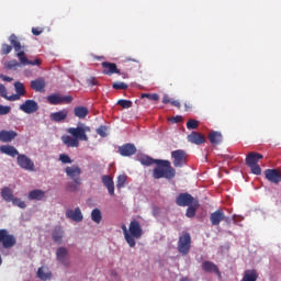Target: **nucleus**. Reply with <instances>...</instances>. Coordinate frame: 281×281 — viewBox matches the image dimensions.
Listing matches in <instances>:
<instances>
[{
    "label": "nucleus",
    "mask_w": 281,
    "mask_h": 281,
    "mask_svg": "<svg viewBox=\"0 0 281 281\" xmlns=\"http://www.w3.org/2000/svg\"><path fill=\"white\" fill-rule=\"evenodd\" d=\"M170 102H172V100H170V97L165 95V97L162 98V104H170Z\"/></svg>",
    "instance_id": "57"
},
{
    "label": "nucleus",
    "mask_w": 281,
    "mask_h": 281,
    "mask_svg": "<svg viewBox=\"0 0 281 281\" xmlns=\"http://www.w3.org/2000/svg\"><path fill=\"white\" fill-rule=\"evenodd\" d=\"M14 89H15V93H18V95H20V97L25 95V93H26L25 86L21 81H16L14 83Z\"/></svg>",
    "instance_id": "37"
},
{
    "label": "nucleus",
    "mask_w": 281,
    "mask_h": 281,
    "mask_svg": "<svg viewBox=\"0 0 281 281\" xmlns=\"http://www.w3.org/2000/svg\"><path fill=\"white\" fill-rule=\"evenodd\" d=\"M48 104L58 105V104H71L74 102V97L71 95H60L58 93H53L47 97Z\"/></svg>",
    "instance_id": "9"
},
{
    "label": "nucleus",
    "mask_w": 281,
    "mask_h": 281,
    "mask_svg": "<svg viewBox=\"0 0 281 281\" xmlns=\"http://www.w3.org/2000/svg\"><path fill=\"white\" fill-rule=\"evenodd\" d=\"M187 128L189 131H194V130L199 128V121L193 120V119L189 120L187 122Z\"/></svg>",
    "instance_id": "45"
},
{
    "label": "nucleus",
    "mask_w": 281,
    "mask_h": 281,
    "mask_svg": "<svg viewBox=\"0 0 281 281\" xmlns=\"http://www.w3.org/2000/svg\"><path fill=\"white\" fill-rule=\"evenodd\" d=\"M1 198L7 203H11V201L14 199V194L12 193V189L10 187H3L1 190Z\"/></svg>",
    "instance_id": "33"
},
{
    "label": "nucleus",
    "mask_w": 281,
    "mask_h": 281,
    "mask_svg": "<svg viewBox=\"0 0 281 281\" xmlns=\"http://www.w3.org/2000/svg\"><path fill=\"white\" fill-rule=\"evenodd\" d=\"M11 203H12V205L20 207V210H25V207H27V204H25L21 199L16 198V196H13Z\"/></svg>",
    "instance_id": "40"
},
{
    "label": "nucleus",
    "mask_w": 281,
    "mask_h": 281,
    "mask_svg": "<svg viewBox=\"0 0 281 281\" xmlns=\"http://www.w3.org/2000/svg\"><path fill=\"white\" fill-rule=\"evenodd\" d=\"M142 166H153L156 164V167L153 171L154 179H175L177 170L172 168L170 160L155 159L150 156H142L139 158Z\"/></svg>",
    "instance_id": "1"
},
{
    "label": "nucleus",
    "mask_w": 281,
    "mask_h": 281,
    "mask_svg": "<svg viewBox=\"0 0 281 281\" xmlns=\"http://www.w3.org/2000/svg\"><path fill=\"white\" fill-rule=\"evenodd\" d=\"M66 218H70L71 221H75V223H82V221H85L80 207H76L75 210L68 209L66 211Z\"/></svg>",
    "instance_id": "17"
},
{
    "label": "nucleus",
    "mask_w": 281,
    "mask_h": 281,
    "mask_svg": "<svg viewBox=\"0 0 281 281\" xmlns=\"http://www.w3.org/2000/svg\"><path fill=\"white\" fill-rule=\"evenodd\" d=\"M30 201H43L45 199V191L41 189H35L29 193Z\"/></svg>",
    "instance_id": "30"
},
{
    "label": "nucleus",
    "mask_w": 281,
    "mask_h": 281,
    "mask_svg": "<svg viewBox=\"0 0 281 281\" xmlns=\"http://www.w3.org/2000/svg\"><path fill=\"white\" fill-rule=\"evenodd\" d=\"M11 111H12V106L0 104V115H9V113H11Z\"/></svg>",
    "instance_id": "47"
},
{
    "label": "nucleus",
    "mask_w": 281,
    "mask_h": 281,
    "mask_svg": "<svg viewBox=\"0 0 281 281\" xmlns=\"http://www.w3.org/2000/svg\"><path fill=\"white\" fill-rule=\"evenodd\" d=\"M0 78H1L2 80H4V82H12V78H11V77L1 75Z\"/></svg>",
    "instance_id": "58"
},
{
    "label": "nucleus",
    "mask_w": 281,
    "mask_h": 281,
    "mask_svg": "<svg viewBox=\"0 0 281 281\" xmlns=\"http://www.w3.org/2000/svg\"><path fill=\"white\" fill-rule=\"evenodd\" d=\"M42 32H43V29H40V27H33L32 29V34L34 36H41Z\"/></svg>",
    "instance_id": "55"
},
{
    "label": "nucleus",
    "mask_w": 281,
    "mask_h": 281,
    "mask_svg": "<svg viewBox=\"0 0 281 281\" xmlns=\"http://www.w3.org/2000/svg\"><path fill=\"white\" fill-rule=\"evenodd\" d=\"M18 136H19V133L14 131H7V130L0 131V142H2V144H8L12 142V139L16 138Z\"/></svg>",
    "instance_id": "23"
},
{
    "label": "nucleus",
    "mask_w": 281,
    "mask_h": 281,
    "mask_svg": "<svg viewBox=\"0 0 281 281\" xmlns=\"http://www.w3.org/2000/svg\"><path fill=\"white\" fill-rule=\"evenodd\" d=\"M61 140L66 146H68V148H78L80 146V142H78V139L74 136L71 137L69 135H64Z\"/></svg>",
    "instance_id": "28"
},
{
    "label": "nucleus",
    "mask_w": 281,
    "mask_h": 281,
    "mask_svg": "<svg viewBox=\"0 0 281 281\" xmlns=\"http://www.w3.org/2000/svg\"><path fill=\"white\" fill-rule=\"evenodd\" d=\"M10 52H12V46L10 44H2L1 54H3V56H8Z\"/></svg>",
    "instance_id": "48"
},
{
    "label": "nucleus",
    "mask_w": 281,
    "mask_h": 281,
    "mask_svg": "<svg viewBox=\"0 0 281 281\" xmlns=\"http://www.w3.org/2000/svg\"><path fill=\"white\" fill-rule=\"evenodd\" d=\"M128 232L132 240H139V238H142V236L144 235L142 225L136 220L130 223Z\"/></svg>",
    "instance_id": "11"
},
{
    "label": "nucleus",
    "mask_w": 281,
    "mask_h": 281,
    "mask_svg": "<svg viewBox=\"0 0 281 281\" xmlns=\"http://www.w3.org/2000/svg\"><path fill=\"white\" fill-rule=\"evenodd\" d=\"M82 183H77V182H68L66 184V190L67 192H78L80 190V186Z\"/></svg>",
    "instance_id": "39"
},
{
    "label": "nucleus",
    "mask_w": 281,
    "mask_h": 281,
    "mask_svg": "<svg viewBox=\"0 0 281 281\" xmlns=\"http://www.w3.org/2000/svg\"><path fill=\"white\" fill-rule=\"evenodd\" d=\"M140 98L144 100V98H147V100H151L153 102H157L159 100V94L157 93H142Z\"/></svg>",
    "instance_id": "43"
},
{
    "label": "nucleus",
    "mask_w": 281,
    "mask_h": 281,
    "mask_svg": "<svg viewBox=\"0 0 281 281\" xmlns=\"http://www.w3.org/2000/svg\"><path fill=\"white\" fill-rule=\"evenodd\" d=\"M101 181L103 186L106 188L110 196H115V183L113 182V177L102 176Z\"/></svg>",
    "instance_id": "21"
},
{
    "label": "nucleus",
    "mask_w": 281,
    "mask_h": 281,
    "mask_svg": "<svg viewBox=\"0 0 281 281\" xmlns=\"http://www.w3.org/2000/svg\"><path fill=\"white\" fill-rule=\"evenodd\" d=\"M127 60H132L133 63H139L138 60L132 58H127Z\"/></svg>",
    "instance_id": "60"
},
{
    "label": "nucleus",
    "mask_w": 281,
    "mask_h": 281,
    "mask_svg": "<svg viewBox=\"0 0 281 281\" xmlns=\"http://www.w3.org/2000/svg\"><path fill=\"white\" fill-rule=\"evenodd\" d=\"M263 175L267 181L274 183V186H278V183L281 182V170L279 169H266Z\"/></svg>",
    "instance_id": "13"
},
{
    "label": "nucleus",
    "mask_w": 281,
    "mask_h": 281,
    "mask_svg": "<svg viewBox=\"0 0 281 281\" xmlns=\"http://www.w3.org/2000/svg\"><path fill=\"white\" fill-rule=\"evenodd\" d=\"M183 117L182 116H172L171 119H169V122H171L172 124H179V122H182Z\"/></svg>",
    "instance_id": "54"
},
{
    "label": "nucleus",
    "mask_w": 281,
    "mask_h": 281,
    "mask_svg": "<svg viewBox=\"0 0 281 281\" xmlns=\"http://www.w3.org/2000/svg\"><path fill=\"white\" fill-rule=\"evenodd\" d=\"M260 159H265V156L262 154H258L256 151H250L246 156V166H248V168H250L252 175H257V176L262 175V168H260V165H258Z\"/></svg>",
    "instance_id": "4"
},
{
    "label": "nucleus",
    "mask_w": 281,
    "mask_h": 281,
    "mask_svg": "<svg viewBox=\"0 0 281 281\" xmlns=\"http://www.w3.org/2000/svg\"><path fill=\"white\" fill-rule=\"evenodd\" d=\"M59 161H61V164H74V160H71V158L67 154H61L59 156Z\"/></svg>",
    "instance_id": "49"
},
{
    "label": "nucleus",
    "mask_w": 281,
    "mask_h": 281,
    "mask_svg": "<svg viewBox=\"0 0 281 281\" xmlns=\"http://www.w3.org/2000/svg\"><path fill=\"white\" fill-rule=\"evenodd\" d=\"M171 106H176L177 109H181V103L177 100H172L170 102Z\"/></svg>",
    "instance_id": "56"
},
{
    "label": "nucleus",
    "mask_w": 281,
    "mask_h": 281,
    "mask_svg": "<svg viewBox=\"0 0 281 281\" xmlns=\"http://www.w3.org/2000/svg\"><path fill=\"white\" fill-rule=\"evenodd\" d=\"M20 111H23V113H26L27 115H32V113L38 111V103L34 100H26L20 105Z\"/></svg>",
    "instance_id": "16"
},
{
    "label": "nucleus",
    "mask_w": 281,
    "mask_h": 281,
    "mask_svg": "<svg viewBox=\"0 0 281 281\" xmlns=\"http://www.w3.org/2000/svg\"><path fill=\"white\" fill-rule=\"evenodd\" d=\"M18 166L22 170H29V172H34V161L30 159L25 154H19L18 156Z\"/></svg>",
    "instance_id": "12"
},
{
    "label": "nucleus",
    "mask_w": 281,
    "mask_h": 281,
    "mask_svg": "<svg viewBox=\"0 0 281 281\" xmlns=\"http://www.w3.org/2000/svg\"><path fill=\"white\" fill-rule=\"evenodd\" d=\"M257 280H258V271H256L255 269L246 270L241 279V281H257Z\"/></svg>",
    "instance_id": "34"
},
{
    "label": "nucleus",
    "mask_w": 281,
    "mask_h": 281,
    "mask_svg": "<svg viewBox=\"0 0 281 281\" xmlns=\"http://www.w3.org/2000/svg\"><path fill=\"white\" fill-rule=\"evenodd\" d=\"M45 79L43 78H37L35 80L31 81V89H33V91H36L37 93H43L45 91Z\"/></svg>",
    "instance_id": "26"
},
{
    "label": "nucleus",
    "mask_w": 281,
    "mask_h": 281,
    "mask_svg": "<svg viewBox=\"0 0 281 281\" xmlns=\"http://www.w3.org/2000/svg\"><path fill=\"white\" fill-rule=\"evenodd\" d=\"M179 281H192V279H190L188 277H182Z\"/></svg>",
    "instance_id": "59"
},
{
    "label": "nucleus",
    "mask_w": 281,
    "mask_h": 281,
    "mask_svg": "<svg viewBox=\"0 0 281 281\" xmlns=\"http://www.w3.org/2000/svg\"><path fill=\"white\" fill-rule=\"evenodd\" d=\"M75 117H78L79 120H85L89 115V109L86 106H76L74 109Z\"/></svg>",
    "instance_id": "32"
},
{
    "label": "nucleus",
    "mask_w": 281,
    "mask_h": 281,
    "mask_svg": "<svg viewBox=\"0 0 281 281\" xmlns=\"http://www.w3.org/2000/svg\"><path fill=\"white\" fill-rule=\"evenodd\" d=\"M121 157H133L137 153V147L133 143H126L119 147Z\"/></svg>",
    "instance_id": "14"
},
{
    "label": "nucleus",
    "mask_w": 281,
    "mask_h": 281,
    "mask_svg": "<svg viewBox=\"0 0 281 281\" xmlns=\"http://www.w3.org/2000/svg\"><path fill=\"white\" fill-rule=\"evenodd\" d=\"M117 104L119 106H122V109H131V106H133V101L121 99L117 101Z\"/></svg>",
    "instance_id": "44"
},
{
    "label": "nucleus",
    "mask_w": 281,
    "mask_h": 281,
    "mask_svg": "<svg viewBox=\"0 0 281 281\" xmlns=\"http://www.w3.org/2000/svg\"><path fill=\"white\" fill-rule=\"evenodd\" d=\"M5 100H9V102H16V100H21V97H20L19 93H15V94H12V95L7 94Z\"/></svg>",
    "instance_id": "51"
},
{
    "label": "nucleus",
    "mask_w": 281,
    "mask_h": 281,
    "mask_svg": "<svg viewBox=\"0 0 281 281\" xmlns=\"http://www.w3.org/2000/svg\"><path fill=\"white\" fill-rule=\"evenodd\" d=\"M175 168H183L188 164V153L183 149L171 151Z\"/></svg>",
    "instance_id": "8"
},
{
    "label": "nucleus",
    "mask_w": 281,
    "mask_h": 281,
    "mask_svg": "<svg viewBox=\"0 0 281 281\" xmlns=\"http://www.w3.org/2000/svg\"><path fill=\"white\" fill-rule=\"evenodd\" d=\"M91 221L100 225L102 223V211L100 209H93L91 212Z\"/></svg>",
    "instance_id": "35"
},
{
    "label": "nucleus",
    "mask_w": 281,
    "mask_h": 281,
    "mask_svg": "<svg viewBox=\"0 0 281 281\" xmlns=\"http://www.w3.org/2000/svg\"><path fill=\"white\" fill-rule=\"evenodd\" d=\"M121 229L124 234V238H125V241L127 243V245L130 247H135V245H137V243L131 237V234H130L128 228L126 227V224H123L121 226Z\"/></svg>",
    "instance_id": "31"
},
{
    "label": "nucleus",
    "mask_w": 281,
    "mask_h": 281,
    "mask_svg": "<svg viewBox=\"0 0 281 281\" xmlns=\"http://www.w3.org/2000/svg\"><path fill=\"white\" fill-rule=\"evenodd\" d=\"M57 261L64 267H69V250L66 247H59L56 250Z\"/></svg>",
    "instance_id": "15"
},
{
    "label": "nucleus",
    "mask_w": 281,
    "mask_h": 281,
    "mask_svg": "<svg viewBox=\"0 0 281 281\" xmlns=\"http://www.w3.org/2000/svg\"><path fill=\"white\" fill-rule=\"evenodd\" d=\"M176 204L179 207H190V205H199V201H196L190 193H180L176 198Z\"/></svg>",
    "instance_id": "7"
},
{
    "label": "nucleus",
    "mask_w": 281,
    "mask_h": 281,
    "mask_svg": "<svg viewBox=\"0 0 281 281\" xmlns=\"http://www.w3.org/2000/svg\"><path fill=\"white\" fill-rule=\"evenodd\" d=\"M19 67H23V64L21 61H16V59H12L9 63H7V69H19Z\"/></svg>",
    "instance_id": "42"
},
{
    "label": "nucleus",
    "mask_w": 281,
    "mask_h": 281,
    "mask_svg": "<svg viewBox=\"0 0 281 281\" xmlns=\"http://www.w3.org/2000/svg\"><path fill=\"white\" fill-rule=\"evenodd\" d=\"M65 172L67 177H69V179H71L75 183H82V179L80 178V175H82V169H80L78 165L66 167Z\"/></svg>",
    "instance_id": "10"
},
{
    "label": "nucleus",
    "mask_w": 281,
    "mask_h": 281,
    "mask_svg": "<svg viewBox=\"0 0 281 281\" xmlns=\"http://www.w3.org/2000/svg\"><path fill=\"white\" fill-rule=\"evenodd\" d=\"M0 153H2V155H8L9 157H19V150L16 149V147L11 146V145H2L0 146Z\"/></svg>",
    "instance_id": "27"
},
{
    "label": "nucleus",
    "mask_w": 281,
    "mask_h": 281,
    "mask_svg": "<svg viewBox=\"0 0 281 281\" xmlns=\"http://www.w3.org/2000/svg\"><path fill=\"white\" fill-rule=\"evenodd\" d=\"M101 67H103L102 74H104V76H113V74H121L120 69H117V64L115 63L103 61L101 63Z\"/></svg>",
    "instance_id": "19"
},
{
    "label": "nucleus",
    "mask_w": 281,
    "mask_h": 281,
    "mask_svg": "<svg viewBox=\"0 0 281 281\" xmlns=\"http://www.w3.org/2000/svg\"><path fill=\"white\" fill-rule=\"evenodd\" d=\"M198 206L199 205H194V206L190 205V206H188L187 212H186V217L187 218H194V216H196V207Z\"/></svg>",
    "instance_id": "41"
},
{
    "label": "nucleus",
    "mask_w": 281,
    "mask_h": 281,
    "mask_svg": "<svg viewBox=\"0 0 281 281\" xmlns=\"http://www.w3.org/2000/svg\"><path fill=\"white\" fill-rule=\"evenodd\" d=\"M112 89H116V90H126L128 89V85L124 83L123 81L121 82H114L112 85Z\"/></svg>",
    "instance_id": "46"
},
{
    "label": "nucleus",
    "mask_w": 281,
    "mask_h": 281,
    "mask_svg": "<svg viewBox=\"0 0 281 281\" xmlns=\"http://www.w3.org/2000/svg\"><path fill=\"white\" fill-rule=\"evenodd\" d=\"M37 278L44 281L52 280V272L48 270L45 271V268L41 267L37 270Z\"/></svg>",
    "instance_id": "36"
},
{
    "label": "nucleus",
    "mask_w": 281,
    "mask_h": 281,
    "mask_svg": "<svg viewBox=\"0 0 281 281\" xmlns=\"http://www.w3.org/2000/svg\"><path fill=\"white\" fill-rule=\"evenodd\" d=\"M0 95L1 98H8V89H5V86H3V83H0Z\"/></svg>",
    "instance_id": "52"
},
{
    "label": "nucleus",
    "mask_w": 281,
    "mask_h": 281,
    "mask_svg": "<svg viewBox=\"0 0 281 281\" xmlns=\"http://www.w3.org/2000/svg\"><path fill=\"white\" fill-rule=\"evenodd\" d=\"M233 221H236V215H233Z\"/></svg>",
    "instance_id": "61"
},
{
    "label": "nucleus",
    "mask_w": 281,
    "mask_h": 281,
    "mask_svg": "<svg viewBox=\"0 0 281 281\" xmlns=\"http://www.w3.org/2000/svg\"><path fill=\"white\" fill-rule=\"evenodd\" d=\"M127 179H128V177L126 175H121L117 177V180H116L117 190H122V188H124L126 186Z\"/></svg>",
    "instance_id": "38"
},
{
    "label": "nucleus",
    "mask_w": 281,
    "mask_h": 281,
    "mask_svg": "<svg viewBox=\"0 0 281 281\" xmlns=\"http://www.w3.org/2000/svg\"><path fill=\"white\" fill-rule=\"evenodd\" d=\"M209 142L213 146H218V144L223 143V134L221 132H211L209 134Z\"/></svg>",
    "instance_id": "29"
},
{
    "label": "nucleus",
    "mask_w": 281,
    "mask_h": 281,
    "mask_svg": "<svg viewBox=\"0 0 281 281\" xmlns=\"http://www.w3.org/2000/svg\"><path fill=\"white\" fill-rule=\"evenodd\" d=\"M67 133L72 137H76L77 142H89L87 133H91V127L85 123H78L77 127H69Z\"/></svg>",
    "instance_id": "3"
},
{
    "label": "nucleus",
    "mask_w": 281,
    "mask_h": 281,
    "mask_svg": "<svg viewBox=\"0 0 281 281\" xmlns=\"http://www.w3.org/2000/svg\"><path fill=\"white\" fill-rule=\"evenodd\" d=\"M0 245L3 249H12L16 245V237L5 228L0 229Z\"/></svg>",
    "instance_id": "6"
},
{
    "label": "nucleus",
    "mask_w": 281,
    "mask_h": 281,
    "mask_svg": "<svg viewBox=\"0 0 281 281\" xmlns=\"http://www.w3.org/2000/svg\"><path fill=\"white\" fill-rule=\"evenodd\" d=\"M9 41L14 48L16 58H19L23 67H26V65H32V67H41V65L43 64L41 59L38 58L34 60L27 59V56L25 55V46L21 45V42H19V38L16 37V35L12 34Z\"/></svg>",
    "instance_id": "2"
},
{
    "label": "nucleus",
    "mask_w": 281,
    "mask_h": 281,
    "mask_svg": "<svg viewBox=\"0 0 281 281\" xmlns=\"http://www.w3.org/2000/svg\"><path fill=\"white\" fill-rule=\"evenodd\" d=\"M187 139L190 144H195V146H201V144H205L206 142L205 135L201 134V132H191L187 136Z\"/></svg>",
    "instance_id": "18"
},
{
    "label": "nucleus",
    "mask_w": 281,
    "mask_h": 281,
    "mask_svg": "<svg viewBox=\"0 0 281 281\" xmlns=\"http://www.w3.org/2000/svg\"><path fill=\"white\" fill-rule=\"evenodd\" d=\"M97 134L100 135V137H106V126H100L97 130Z\"/></svg>",
    "instance_id": "53"
},
{
    "label": "nucleus",
    "mask_w": 281,
    "mask_h": 281,
    "mask_svg": "<svg viewBox=\"0 0 281 281\" xmlns=\"http://www.w3.org/2000/svg\"><path fill=\"white\" fill-rule=\"evenodd\" d=\"M190 249H192V236L190 233L183 232L178 238L177 250L181 256H188Z\"/></svg>",
    "instance_id": "5"
},
{
    "label": "nucleus",
    "mask_w": 281,
    "mask_h": 281,
    "mask_svg": "<svg viewBox=\"0 0 281 281\" xmlns=\"http://www.w3.org/2000/svg\"><path fill=\"white\" fill-rule=\"evenodd\" d=\"M202 270H204L205 273H215V276L221 278V270H218V266L212 261H203Z\"/></svg>",
    "instance_id": "22"
},
{
    "label": "nucleus",
    "mask_w": 281,
    "mask_h": 281,
    "mask_svg": "<svg viewBox=\"0 0 281 281\" xmlns=\"http://www.w3.org/2000/svg\"><path fill=\"white\" fill-rule=\"evenodd\" d=\"M87 82H88L89 87H98V85H100V82L98 81V78H95V77L88 78Z\"/></svg>",
    "instance_id": "50"
},
{
    "label": "nucleus",
    "mask_w": 281,
    "mask_h": 281,
    "mask_svg": "<svg viewBox=\"0 0 281 281\" xmlns=\"http://www.w3.org/2000/svg\"><path fill=\"white\" fill-rule=\"evenodd\" d=\"M69 115V110L68 109H63L58 112H53L49 115V120L50 122H65V120H67V116Z\"/></svg>",
    "instance_id": "20"
},
{
    "label": "nucleus",
    "mask_w": 281,
    "mask_h": 281,
    "mask_svg": "<svg viewBox=\"0 0 281 281\" xmlns=\"http://www.w3.org/2000/svg\"><path fill=\"white\" fill-rule=\"evenodd\" d=\"M225 213L223 210H216L210 216L211 225L218 226L222 221H225Z\"/></svg>",
    "instance_id": "24"
},
{
    "label": "nucleus",
    "mask_w": 281,
    "mask_h": 281,
    "mask_svg": "<svg viewBox=\"0 0 281 281\" xmlns=\"http://www.w3.org/2000/svg\"><path fill=\"white\" fill-rule=\"evenodd\" d=\"M65 237V231H63V227L56 226L53 229L52 238L56 245H63V238Z\"/></svg>",
    "instance_id": "25"
}]
</instances>
